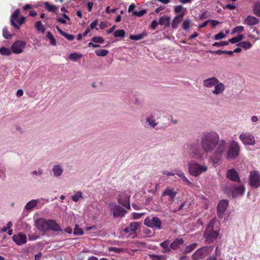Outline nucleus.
Masks as SVG:
<instances>
[{
	"instance_id": "obj_1",
	"label": "nucleus",
	"mask_w": 260,
	"mask_h": 260,
	"mask_svg": "<svg viewBox=\"0 0 260 260\" xmlns=\"http://www.w3.org/2000/svg\"><path fill=\"white\" fill-rule=\"evenodd\" d=\"M219 134L215 132H202L200 136V142L203 151L206 154L213 152L219 143Z\"/></svg>"
},
{
	"instance_id": "obj_2",
	"label": "nucleus",
	"mask_w": 260,
	"mask_h": 260,
	"mask_svg": "<svg viewBox=\"0 0 260 260\" xmlns=\"http://www.w3.org/2000/svg\"><path fill=\"white\" fill-rule=\"evenodd\" d=\"M215 221L212 220L208 224L204 233V238L207 244L212 243L219 236V230H215Z\"/></svg>"
},
{
	"instance_id": "obj_3",
	"label": "nucleus",
	"mask_w": 260,
	"mask_h": 260,
	"mask_svg": "<svg viewBox=\"0 0 260 260\" xmlns=\"http://www.w3.org/2000/svg\"><path fill=\"white\" fill-rule=\"evenodd\" d=\"M240 146L236 141L233 140L229 144L227 150L225 153V157L228 160H233L237 158L240 153Z\"/></svg>"
},
{
	"instance_id": "obj_4",
	"label": "nucleus",
	"mask_w": 260,
	"mask_h": 260,
	"mask_svg": "<svg viewBox=\"0 0 260 260\" xmlns=\"http://www.w3.org/2000/svg\"><path fill=\"white\" fill-rule=\"evenodd\" d=\"M227 143L224 140H220L219 138V143L217 145V147L214 150L212 160L213 162L217 164L219 161V159L221 157L222 154L226 152L228 148Z\"/></svg>"
},
{
	"instance_id": "obj_5",
	"label": "nucleus",
	"mask_w": 260,
	"mask_h": 260,
	"mask_svg": "<svg viewBox=\"0 0 260 260\" xmlns=\"http://www.w3.org/2000/svg\"><path fill=\"white\" fill-rule=\"evenodd\" d=\"M189 173L194 177H197L208 170L207 166H201L194 161H191L188 164Z\"/></svg>"
},
{
	"instance_id": "obj_6",
	"label": "nucleus",
	"mask_w": 260,
	"mask_h": 260,
	"mask_svg": "<svg viewBox=\"0 0 260 260\" xmlns=\"http://www.w3.org/2000/svg\"><path fill=\"white\" fill-rule=\"evenodd\" d=\"M188 152L191 157L197 159L202 158L203 153H205L200 143L198 142H192L188 146Z\"/></svg>"
},
{
	"instance_id": "obj_7",
	"label": "nucleus",
	"mask_w": 260,
	"mask_h": 260,
	"mask_svg": "<svg viewBox=\"0 0 260 260\" xmlns=\"http://www.w3.org/2000/svg\"><path fill=\"white\" fill-rule=\"evenodd\" d=\"M109 208L112 212L115 218L123 217L126 212V211L123 207L115 203H111L109 205Z\"/></svg>"
},
{
	"instance_id": "obj_8",
	"label": "nucleus",
	"mask_w": 260,
	"mask_h": 260,
	"mask_svg": "<svg viewBox=\"0 0 260 260\" xmlns=\"http://www.w3.org/2000/svg\"><path fill=\"white\" fill-rule=\"evenodd\" d=\"M239 139L244 145L253 146L255 144L254 136L250 133H242L239 136Z\"/></svg>"
},
{
	"instance_id": "obj_9",
	"label": "nucleus",
	"mask_w": 260,
	"mask_h": 260,
	"mask_svg": "<svg viewBox=\"0 0 260 260\" xmlns=\"http://www.w3.org/2000/svg\"><path fill=\"white\" fill-rule=\"evenodd\" d=\"M249 183L252 187L257 188L260 186V176L257 171H253L250 172Z\"/></svg>"
},
{
	"instance_id": "obj_10",
	"label": "nucleus",
	"mask_w": 260,
	"mask_h": 260,
	"mask_svg": "<svg viewBox=\"0 0 260 260\" xmlns=\"http://www.w3.org/2000/svg\"><path fill=\"white\" fill-rule=\"evenodd\" d=\"M144 224L149 228H155L159 230L161 229L160 219L156 216L153 217L151 219L146 218L144 220Z\"/></svg>"
},
{
	"instance_id": "obj_11",
	"label": "nucleus",
	"mask_w": 260,
	"mask_h": 260,
	"mask_svg": "<svg viewBox=\"0 0 260 260\" xmlns=\"http://www.w3.org/2000/svg\"><path fill=\"white\" fill-rule=\"evenodd\" d=\"M26 46V43L22 41L15 42L11 47L12 51L15 54H19L23 52Z\"/></svg>"
},
{
	"instance_id": "obj_12",
	"label": "nucleus",
	"mask_w": 260,
	"mask_h": 260,
	"mask_svg": "<svg viewBox=\"0 0 260 260\" xmlns=\"http://www.w3.org/2000/svg\"><path fill=\"white\" fill-rule=\"evenodd\" d=\"M245 192V187L243 185L239 186L235 185L230 189V192L233 198H235L238 196H242Z\"/></svg>"
},
{
	"instance_id": "obj_13",
	"label": "nucleus",
	"mask_w": 260,
	"mask_h": 260,
	"mask_svg": "<svg viewBox=\"0 0 260 260\" xmlns=\"http://www.w3.org/2000/svg\"><path fill=\"white\" fill-rule=\"evenodd\" d=\"M229 201L226 200H222L219 202L217 207V215L219 218H222L223 213L226 210Z\"/></svg>"
},
{
	"instance_id": "obj_14",
	"label": "nucleus",
	"mask_w": 260,
	"mask_h": 260,
	"mask_svg": "<svg viewBox=\"0 0 260 260\" xmlns=\"http://www.w3.org/2000/svg\"><path fill=\"white\" fill-rule=\"evenodd\" d=\"M35 224L39 231L43 233L48 231V220L40 218L36 220Z\"/></svg>"
},
{
	"instance_id": "obj_15",
	"label": "nucleus",
	"mask_w": 260,
	"mask_h": 260,
	"mask_svg": "<svg viewBox=\"0 0 260 260\" xmlns=\"http://www.w3.org/2000/svg\"><path fill=\"white\" fill-rule=\"evenodd\" d=\"M226 176L232 181L237 182H240V181L239 175L235 169L228 170L226 174Z\"/></svg>"
},
{
	"instance_id": "obj_16",
	"label": "nucleus",
	"mask_w": 260,
	"mask_h": 260,
	"mask_svg": "<svg viewBox=\"0 0 260 260\" xmlns=\"http://www.w3.org/2000/svg\"><path fill=\"white\" fill-rule=\"evenodd\" d=\"M13 241L17 244L21 245L26 242V236L22 233H19L18 235H14L12 237Z\"/></svg>"
},
{
	"instance_id": "obj_17",
	"label": "nucleus",
	"mask_w": 260,
	"mask_h": 260,
	"mask_svg": "<svg viewBox=\"0 0 260 260\" xmlns=\"http://www.w3.org/2000/svg\"><path fill=\"white\" fill-rule=\"evenodd\" d=\"M118 202L119 204H121L126 208L129 209L131 208L129 197L125 193L119 196L118 198Z\"/></svg>"
},
{
	"instance_id": "obj_18",
	"label": "nucleus",
	"mask_w": 260,
	"mask_h": 260,
	"mask_svg": "<svg viewBox=\"0 0 260 260\" xmlns=\"http://www.w3.org/2000/svg\"><path fill=\"white\" fill-rule=\"evenodd\" d=\"M207 254V249L205 247L198 249L195 253L192 255V257L194 259L203 258Z\"/></svg>"
},
{
	"instance_id": "obj_19",
	"label": "nucleus",
	"mask_w": 260,
	"mask_h": 260,
	"mask_svg": "<svg viewBox=\"0 0 260 260\" xmlns=\"http://www.w3.org/2000/svg\"><path fill=\"white\" fill-rule=\"evenodd\" d=\"M217 83H218V80L216 78L211 77L204 80L203 84L206 87L211 88Z\"/></svg>"
},
{
	"instance_id": "obj_20",
	"label": "nucleus",
	"mask_w": 260,
	"mask_h": 260,
	"mask_svg": "<svg viewBox=\"0 0 260 260\" xmlns=\"http://www.w3.org/2000/svg\"><path fill=\"white\" fill-rule=\"evenodd\" d=\"M48 231L51 230L54 232L61 231L59 225L53 220H48Z\"/></svg>"
},
{
	"instance_id": "obj_21",
	"label": "nucleus",
	"mask_w": 260,
	"mask_h": 260,
	"mask_svg": "<svg viewBox=\"0 0 260 260\" xmlns=\"http://www.w3.org/2000/svg\"><path fill=\"white\" fill-rule=\"evenodd\" d=\"M214 89L212 91V93L215 94H219L222 93L225 89L224 85L218 81V83L214 86Z\"/></svg>"
},
{
	"instance_id": "obj_22",
	"label": "nucleus",
	"mask_w": 260,
	"mask_h": 260,
	"mask_svg": "<svg viewBox=\"0 0 260 260\" xmlns=\"http://www.w3.org/2000/svg\"><path fill=\"white\" fill-rule=\"evenodd\" d=\"M184 15V13L182 12L174 17L172 23V27L173 28L176 29L178 27V24L182 21Z\"/></svg>"
},
{
	"instance_id": "obj_23",
	"label": "nucleus",
	"mask_w": 260,
	"mask_h": 260,
	"mask_svg": "<svg viewBox=\"0 0 260 260\" xmlns=\"http://www.w3.org/2000/svg\"><path fill=\"white\" fill-rule=\"evenodd\" d=\"M177 194V192L175 190L174 188H171L169 187H167L165 189V190L162 192L161 196H169V197H175Z\"/></svg>"
},
{
	"instance_id": "obj_24",
	"label": "nucleus",
	"mask_w": 260,
	"mask_h": 260,
	"mask_svg": "<svg viewBox=\"0 0 260 260\" xmlns=\"http://www.w3.org/2000/svg\"><path fill=\"white\" fill-rule=\"evenodd\" d=\"M20 11L19 9L16 10L14 13L12 14L11 17V24L12 25H13L14 27H15L16 29H19V25L15 23V20L18 18V16L19 15Z\"/></svg>"
},
{
	"instance_id": "obj_25",
	"label": "nucleus",
	"mask_w": 260,
	"mask_h": 260,
	"mask_svg": "<svg viewBox=\"0 0 260 260\" xmlns=\"http://www.w3.org/2000/svg\"><path fill=\"white\" fill-rule=\"evenodd\" d=\"M171 17L169 16H162L159 18L158 23L164 25L165 27H168L170 25Z\"/></svg>"
},
{
	"instance_id": "obj_26",
	"label": "nucleus",
	"mask_w": 260,
	"mask_h": 260,
	"mask_svg": "<svg viewBox=\"0 0 260 260\" xmlns=\"http://www.w3.org/2000/svg\"><path fill=\"white\" fill-rule=\"evenodd\" d=\"M259 22V20L254 16H248L244 20V23L248 25H255Z\"/></svg>"
},
{
	"instance_id": "obj_27",
	"label": "nucleus",
	"mask_w": 260,
	"mask_h": 260,
	"mask_svg": "<svg viewBox=\"0 0 260 260\" xmlns=\"http://www.w3.org/2000/svg\"><path fill=\"white\" fill-rule=\"evenodd\" d=\"M52 172L54 176L59 177L62 174L63 169L60 165H55L52 168Z\"/></svg>"
},
{
	"instance_id": "obj_28",
	"label": "nucleus",
	"mask_w": 260,
	"mask_h": 260,
	"mask_svg": "<svg viewBox=\"0 0 260 260\" xmlns=\"http://www.w3.org/2000/svg\"><path fill=\"white\" fill-rule=\"evenodd\" d=\"M184 241L182 239H177L170 244V247L174 249H177L180 245L183 244Z\"/></svg>"
},
{
	"instance_id": "obj_29",
	"label": "nucleus",
	"mask_w": 260,
	"mask_h": 260,
	"mask_svg": "<svg viewBox=\"0 0 260 260\" xmlns=\"http://www.w3.org/2000/svg\"><path fill=\"white\" fill-rule=\"evenodd\" d=\"M38 203L37 200H32L28 202L25 206V209L27 210H31L36 207Z\"/></svg>"
},
{
	"instance_id": "obj_30",
	"label": "nucleus",
	"mask_w": 260,
	"mask_h": 260,
	"mask_svg": "<svg viewBox=\"0 0 260 260\" xmlns=\"http://www.w3.org/2000/svg\"><path fill=\"white\" fill-rule=\"evenodd\" d=\"M147 35L146 31H144L142 33L137 35H130L129 39L132 40L137 41L142 39L145 36Z\"/></svg>"
},
{
	"instance_id": "obj_31",
	"label": "nucleus",
	"mask_w": 260,
	"mask_h": 260,
	"mask_svg": "<svg viewBox=\"0 0 260 260\" xmlns=\"http://www.w3.org/2000/svg\"><path fill=\"white\" fill-rule=\"evenodd\" d=\"M160 246L164 248L165 250L163 252H168L170 251V244L169 240H166L160 244Z\"/></svg>"
},
{
	"instance_id": "obj_32",
	"label": "nucleus",
	"mask_w": 260,
	"mask_h": 260,
	"mask_svg": "<svg viewBox=\"0 0 260 260\" xmlns=\"http://www.w3.org/2000/svg\"><path fill=\"white\" fill-rule=\"evenodd\" d=\"M237 46L240 47H242L244 49H248L251 47L252 45L249 41H244L239 43L237 45Z\"/></svg>"
},
{
	"instance_id": "obj_33",
	"label": "nucleus",
	"mask_w": 260,
	"mask_h": 260,
	"mask_svg": "<svg viewBox=\"0 0 260 260\" xmlns=\"http://www.w3.org/2000/svg\"><path fill=\"white\" fill-rule=\"evenodd\" d=\"M244 39V36L243 35H239L229 40V42L232 44L238 43Z\"/></svg>"
},
{
	"instance_id": "obj_34",
	"label": "nucleus",
	"mask_w": 260,
	"mask_h": 260,
	"mask_svg": "<svg viewBox=\"0 0 260 260\" xmlns=\"http://www.w3.org/2000/svg\"><path fill=\"white\" fill-rule=\"evenodd\" d=\"M82 55L81 54H78L77 53H71L69 56V59L74 61H76L77 60L80 59Z\"/></svg>"
},
{
	"instance_id": "obj_35",
	"label": "nucleus",
	"mask_w": 260,
	"mask_h": 260,
	"mask_svg": "<svg viewBox=\"0 0 260 260\" xmlns=\"http://www.w3.org/2000/svg\"><path fill=\"white\" fill-rule=\"evenodd\" d=\"M44 5H45L46 9L50 12H55L56 10L57 9V7L55 5H51L48 2H46L44 3Z\"/></svg>"
},
{
	"instance_id": "obj_36",
	"label": "nucleus",
	"mask_w": 260,
	"mask_h": 260,
	"mask_svg": "<svg viewBox=\"0 0 260 260\" xmlns=\"http://www.w3.org/2000/svg\"><path fill=\"white\" fill-rule=\"evenodd\" d=\"M114 36L115 37L123 38L125 36V32L123 29H117L114 31Z\"/></svg>"
},
{
	"instance_id": "obj_37",
	"label": "nucleus",
	"mask_w": 260,
	"mask_h": 260,
	"mask_svg": "<svg viewBox=\"0 0 260 260\" xmlns=\"http://www.w3.org/2000/svg\"><path fill=\"white\" fill-rule=\"evenodd\" d=\"M12 53L11 50L9 48L3 47L0 48V54L3 55L9 56Z\"/></svg>"
},
{
	"instance_id": "obj_38",
	"label": "nucleus",
	"mask_w": 260,
	"mask_h": 260,
	"mask_svg": "<svg viewBox=\"0 0 260 260\" xmlns=\"http://www.w3.org/2000/svg\"><path fill=\"white\" fill-rule=\"evenodd\" d=\"M146 122L148 124V125L151 127H154L157 125V123L153 119V118L151 117H148L146 119Z\"/></svg>"
},
{
	"instance_id": "obj_39",
	"label": "nucleus",
	"mask_w": 260,
	"mask_h": 260,
	"mask_svg": "<svg viewBox=\"0 0 260 260\" xmlns=\"http://www.w3.org/2000/svg\"><path fill=\"white\" fill-rule=\"evenodd\" d=\"M46 37L49 40H50V43H51V45H52L53 46H56V40L54 39L53 36L52 35V34H51V32L50 31H48L47 33Z\"/></svg>"
},
{
	"instance_id": "obj_40",
	"label": "nucleus",
	"mask_w": 260,
	"mask_h": 260,
	"mask_svg": "<svg viewBox=\"0 0 260 260\" xmlns=\"http://www.w3.org/2000/svg\"><path fill=\"white\" fill-rule=\"evenodd\" d=\"M95 53L98 56H105L108 54V51L106 49L96 50Z\"/></svg>"
},
{
	"instance_id": "obj_41",
	"label": "nucleus",
	"mask_w": 260,
	"mask_h": 260,
	"mask_svg": "<svg viewBox=\"0 0 260 260\" xmlns=\"http://www.w3.org/2000/svg\"><path fill=\"white\" fill-rule=\"evenodd\" d=\"M35 27L39 31L44 32L45 30V27L42 25L41 21H37L35 24Z\"/></svg>"
},
{
	"instance_id": "obj_42",
	"label": "nucleus",
	"mask_w": 260,
	"mask_h": 260,
	"mask_svg": "<svg viewBox=\"0 0 260 260\" xmlns=\"http://www.w3.org/2000/svg\"><path fill=\"white\" fill-rule=\"evenodd\" d=\"M191 23V20L189 18L186 19L182 23V28L184 30H187L189 28Z\"/></svg>"
},
{
	"instance_id": "obj_43",
	"label": "nucleus",
	"mask_w": 260,
	"mask_h": 260,
	"mask_svg": "<svg viewBox=\"0 0 260 260\" xmlns=\"http://www.w3.org/2000/svg\"><path fill=\"white\" fill-rule=\"evenodd\" d=\"M140 225V223L138 222H133L129 224V228L131 232H135L138 229V226Z\"/></svg>"
},
{
	"instance_id": "obj_44",
	"label": "nucleus",
	"mask_w": 260,
	"mask_h": 260,
	"mask_svg": "<svg viewBox=\"0 0 260 260\" xmlns=\"http://www.w3.org/2000/svg\"><path fill=\"white\" fill-rule=\"evenodd\" d=\"M197 244L193 243L186 246L184 250V252L187 253L191 252L197 247Z\"/></svg>"
},
{
	"instance_id": "obj_45",
	"label": "nucleus",
	"mask_w": 260,
	"mask_h": 260,
	"mask_svg": "<svg viewBox=\"0 0 260 260\" xmlns=\"http://www.w3.org/2000/svg\"><path fill=\"white\" fill-rule=\"evenodd\" d=\"M3 36L7 39H10L12 38V35L9 34L7 27H5L3 29Z\"/></svg>"
},
{
	"instance_id": "obj_46",
	"label": "nucleus",
	"mask_w": 260,
	"mask_h": 260,
	"mask_svg": "<svg viewBox=\"0 0 260 260\" xmlns=\"http://www.w3.org/2000/svg\"><path fill=\"white\" fill-rule=\"evenodd\" d=\"M91 41L96 43H103L104 42V39L102 37L95 36L92 38Z\"/></svg>"
},
{
	"instance_id": "obj_47",
	"label": "nucleus",
	"mask_w": 260,
	"mask_h": 260,
	"mask_svg": "<svg viewBox=\"0 0 260 260\" xmlns=\"http://www.w3.org/2000/svg\"><path fill=\"white\" fill-rule=\"evenodd\" d=\"M147 11L145 9L142 10L140 11H135L133 12V15L137 17H141L146 14Z\"/></svg>"
},
{
	"instance_id": "obj_48",
	"label": "nucleus",
	"mask_w": 260,
	"mask_h": 260,
	"mask_svg": "<svg viewBox=\"0 0 260 260\" xmlns=\"http://www.w3.org/2000/svg\"><path fill=\"white\" fill-rule=\"evenodd\" d=\"M83 234V230L79 227L78 225H76L75 227L74 230V235H82Z\"/></svg>"
},
{
	"instance_id": "obj_49",
	"label": "nucleus",
	"mask_w": 260,
	"mask_h": 260,
	"mask_svg": "<svg viewBox=\"0 0 260 260\" xmlns=\"http://www.w3.org/2000/svg\"><path fill=\"white\" fill-rule=\"evenodd\" d=\"M80 198H83L81 191H78L76 194L72 197V199L74 202H77Z\"/></svg>"
},
{
	"instance_id": "obj_50",
	"label": "nucleus",
	"mask_w": 260,
	"mask_h": 260,
	"mask_svg": "<svg viewBox=\"0 0 260 260\" xmlns=\"http://www.w3.org/2000/svg\"><path fill=\"white\" fill-rule=\"evenodd\" d=\"M243 31L244 27L243 26H236L233 29L232 34L234 35L236 33H240Z\"/></svg>"
},
{
	"instance_id": "obj_51",
	"label": "nucleus",
	"mask_w": 260,
	"mask_h": 260,
	"mask_svg": "<svg viewBox=\"0 0 260 260\" xmlns=\"http://www.w3.org/2000/svg\"><path fill=\"white\" fill-rule=\"evenodd\" d=\"M149 256L152 260H164L165 259L164 255L150 254Z\"/></svg>"
},
{
	"instance_id": "obj_52",
	"label": "nucleus",
	"mask_w": 260,
	"mask_h": 260,
	"mask_svg": "<svg viewBox=\"0 0 260 260\" xmlns=\"http://www.w3.org/2000/svg\"><path fill=\"white\" fill-rule=\"evenodd\" d=\"M211 16V15L210 14V13L208 11H205L203 13H202L201 15H199L198 19L199 20H203L207 18L208 17Z\"/></svg>"
},
{
	"instance_id": "obj_53",
	"label": "nucleus",
	"mask_w": 260,
	"mask_h": 260,
	"mask_svg": "<svg viewBox=\"0 0 260 260\" xmlns=\"http://www.w3.org/2000/svg\"><path fill=\"white\" fill-rule=\"evenodd\" d=\"M229 44L228 41H221L220 42H215L213 44V46L219 47L223 46H226Z\"/></svg>"
},
{
	"instance_id": "obj_54",
	"label": "nucleus",
	"mask_w": 260,
	"mask_h": 260,
	"mask_svg": "<svg viewBox=\"0 0 260 260\" xmlns=\"http://www.w3.org/2000/svg\"><path fill=\"white\" fill-rule=\"evenodd\" d=\"M254 12L255 15L260 16V3L255 5L254 8Z\"/></svg>"
},
{
	"instance_id": "obj_55",
	"label": "nucleus",
	"mask_w": 260,
	"mask_h": 260,
	"mask_svg": "<svg viewBox=\"0 0 260 260\" xmlns=\"http://www.w3.org/2000/svg\"><path fill=\"white\" fill-rule=\"evenodd\" d=\"M225 37V35L222 32H220L219 33L216 34L214 36V39L216 40H218L220 39H223Z\"/></svg>"
},
{
	"instance_id": "obj_56",
	"label": "nucleus",
	"mask_w": 260,
	"mask_h": 260,
	"mask_svg": "<svg viewBox=\"0 0 260 260\" xmlns=\"http://www.w3.org/2000/svg\"><path fill=\"white\" fill-rule=\"evenodd\" d=\"M62 36L65 37L69 41H72L75 38L74 35L68 34L66 32H64Z\"/></svg>"
},
{
	"instance_id": "obj_57",
	"label": "nucleus",
	"mask_w": 260,
	"mask_h": 260,
	"mask_svg": "<svg viewBox=\"0 0 260 260\" xmlns=\"http://www.w3.org/2000/svg\"><path fill=\"white\" fill-rule=\"evenodd\" d=\"M183 7L182 5L176 6L174 7V11L176 13H179L182 11Z\"/></svg>"
},
{
	"instance_id": "obj_58",
	"label": "nucleus",
	"mask_w": 260,
	"mask_h": 260,
	"mask_svg": "<svg viewBox=\"0 0 260 260\" xmlns=\"http://www.w3.org/2000/svg\"><path fill=\"white\" fill-rule=\"evenodd\" d=\"M109 250L110 251H114L115 253H118L122 251V249L121 248H119L117 247H110L109 248Z\"/></svg>"
},
{
	"instance_id": "obj_59",
	"label": "nucleus",
	"mask_w": 260,
	"mask_h": 260,
	"mask_svg": "<svg viewBox=\"0 0 260 260\" xmlns=\"http://www.w3.org/2000/svg\"><path fill=\"white\" fill-rule=\"evenodd\" d=\"M25 20V17L24 16H21L19 18H17L15 21H16L18 24L21 25H22Z\"/></svg>"
},
{
	"instance_id": "obj_60",
	"label": "nucleus",
	"mask_w": 260,
	"mask_h": 260,
	"mask_svg": "<svg viewBox=\"0 0 260 260\" xmlns=\"http://www.w3.org/2000/svg\"><path fill=\"white\" fill-rule=\"evenodd\" d=\"M98 24V21L97 19L94 20L90 25V26L91 29L95 28L96 30H98V28L96 27V25Z\"/></svg>"
},
{
	"instance_id": "obj_61",
	"label": "nucleus",
	"mask_w": 260,
	"mask_h": 260,
	"mask_svg": "<svg viewBox=\"0 0 260 260\" xmlns=\"http://www.w3.org/2000/svg\"><path fill=\"white\" fill-rule=\"evenodd\" d=\"M208 52L218 54V55H221V54H224V51L221 50H218L215 51H211V50H208L207 51Z\"/></svg>"
},
{
	"instance_id": "obj_62",
	"label": "nucleus",
	"mask_w": 260,
	"mask_h": 260,
	"mask_svg": "<svg viewBox=\"0 0 260 260\" xmlns=\"http://www.w3.org/2000/svg\"><path fill=\"white\" fill-rule=\"evenodd\" d=\"M143 214H144L142 213H134L133 214V218L134 219H139L142 217Z\"/></svg>"
},
{
	"instance_id": "obj_63",
	"label": "nucleus",
	"mask_w": 260,
	"mask_h": 260,
	"mask_svg": "<svg viewBox=\"0 0 260 260\" xmlns=\"http://www.w3.org/2000/svg\"><path fill=\"white\" fill-rule=\"evenodd\" d=\"M158 22L156 20H154L151 22L150 27L152 29H155L158 25Z\"/></svg>"
},
{
	"instance_id": "obj_64",
	"label": "nucleus",
	"mask_w": 260,
	"mask_h": 260,
	"mask_svg": "<svg viewBox=\"0 0 260 260\" xmlns=\"http://www.w3.org/2000/svg\"><path fill=\"white\" fill-rule=\"evenodd\" d=\"M183 181L185 182L187 184H188L189 185H191L192 183L185 177L184 174L181 177Z\"/></svg>"
}]
</instances>
